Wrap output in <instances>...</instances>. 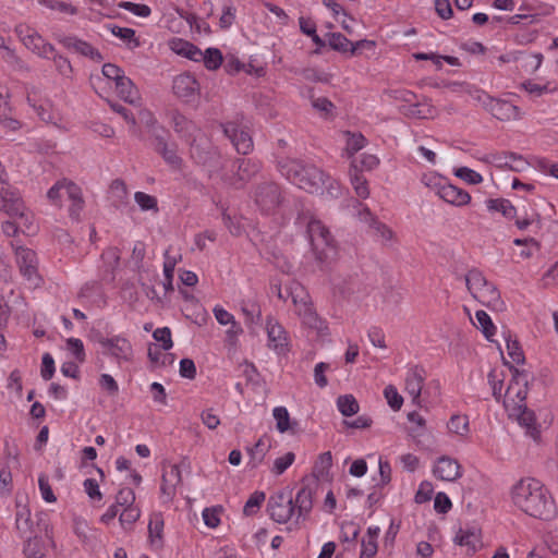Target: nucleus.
<instances>
[{"mask_svg":"<svg viewBox=\"0 0 558 558\" xmlns=\"http://www.w3.org/2000/svg\"><path fill=\"white\" fill-rule=\"evenodd\" d=\"M511 505L527 517L551 521L558 517V506L551 490L538 478L524 476L509 488Z\"/></svg>","mask_w":558,"mask_h":558,"instance_id":"nucleus-1","label":"nucleus"},{"mask_svg":"<svg viewBox=\"0 0 558 558\" xmlns=\"http://www.w3.org/2000/svg\"><path fill=\"white\" fill-rule=\"evenodd\" d=\"M278 169L289 182L307 193L330 198H337L341 194L339 182L313 163L299 159H283L279 161Z\"/></svg>","mask_w":558,"mask_h":558,"instance_id":"nucleus-2","label":"nucleus"},{"mask_svg":"<svg viewBox=\"0 0 558 558\" xmlns=\"http://www.w3.org/2000/svg\"><path fill=\"white\" fill-rule=\"evenodd\" d=\"M313 501L311 493L300 489L293 499L290 492H278L269 497L267 510L270 518L280 524L293 519L298 522L304 519L312 510Z\"/></svg>","mask_w":558,"mask_h":558,"instance_id":"nucleus-3","label":"nucleus"},{"mask_svg":"<svg viewBox=\"0 0 558 558\" xmlns=\"http://www.w3.org/2000/svg\"><path fill=\"white\" fill-rule=\"evenodd\" d=\"M288 296L291 298L294 313L302 325L315 331L319 339H327L330 336L328 323L317 314L307 290L301 283L292 281L288 287Z\"/></svg>","mask_w":558,"mask_h":558,"instance_id":"nucleus-4","label":"nucleus"},{"mask_svg":"<svg viewBox=\"0 0 558 558\" xmlns=\"http://www.w3.org/2000/svg\"><path fill=\"white\" fill-rule=\"evenodd\" d=\"M307 238L315 260L322 269L329 267L338 259L337 242L320 220L312 218L308 221Z\"/></svg>","mask_w":558,"mask_h":558,"instance_id":"nucleus-5","label":"nucleus"},{"mask_svg":"<svg viewBox=\"0 0 558 558\" xmlns=\"http://www.w3.org/2000/svg\"><path fill=\"white\" fill-rule=\"evenodd\" d=\"M465 284L471 295L484 306L501 310L504 302L496 286L488 281L478 269H471L465 275Z\"/></svg>","mask_w":558,"mask_h":558,"instance_id":"nucleus-6","label":"nucleus"},{"mask_svg":"<svg viewBox=\"0 0 558 558\" xmlns=\"http://www.w3.org/2000/svg\"><path fill=\"white\" fill-rule=\"evenodd\" d=\"M141 121L146 125L148 132L154 138L153 146L162 156L163 160L173 169H180L182 159L177 153L175 146L169 145L163 136V129L157 123L153 113L148 110H142Z\"/></svg>","mask_w":558,"mask_h":558,"instance_id":"nucleus-7","label":"nucleus"},{"mask_svg":"<svg viewBox=\"0 0 558 558\" xmlns=\"http://www.w3.org/2000/svg\"><path fill=\"white\" fill-rule=\"evenodd\" d=\"M15 264L29 289H38L44 284L39 274V259L37 253L23 245H13Z\"/></svg>","mask_w":558,"mask_h":558,"instance_id":"nucleus-8","label":"nucleus"},{"mask_svg":"<svg viewBox=\"0 0 558 558\" xmlns=\"http://www.w3.org/2000/svg\"><path fill=\"white\" fill-rule=\"evenodd\" d=\"M510 372L511 380L504 392L501 401L509 413H515L518 410H522V407L525 405L529 374L524 371H519L515 367H510Z\"/></svg>","mask_w":558,"mask_h":558,"instance_id":"nucleus-9","label":"nucleus"},{"mask_svg":"<svg viewBox=\"0 0 558 558\" xmlns=\"http://www.w3.org/2000/svg\"><path fill=\"white\" fill-rule=\"evenodd\" d=\"M98 343L102 353L110 357L118 366L130 364L134 360V349L131 341L122 336L100 337Z\"/></svg>","mask_w":558,"mask_h":558,"instance_id":"nucleus-10","label":"nucleus"},{"mask_svg":"<svg viewBox=\"0 0 558 558\" xmlns=\"http://www.w3.org/2000/svg\"><path fill=\"white\" fill-rule=\"evenodd\" d=\"M267 347L277 355H286L290 350V339L284 327L272 316L266 318Z\"/></svg>","mask_w":558,"mask_h":558,"instance_id":"nucleus-11","label":"nucleus"},{"mask_svg":"<svg viewBox=\"0 0 558 558\" xmlns=\"http://www.w3.org/2000/svg\"><path fill=\"white\" fill-rule=\"evenodd\" d=\"M47 197L51 204L61 206L63 201L66 198L74 203V206H78V209L83 208V199L81 189L73 182L61 180L52 185L48 192Z\"/></svg>","mask_w":558,"mask_h":558,"instance_id":"nucleus-12","label":"nucleus"},{"mask_svg":"<svg viewBox=\"0 0 558 558\" xmlns=\"http://www.w3.org/2000/svg\"><path fill=\"white\" fill-rule=\"evenodd\" d=\"M432 474L438 481L454 483L462 477L463 468L456 458L440 456L433 462Z\"/></svg>","mask_w":558,"mask_h":558,"instance_id":"nucleus-13","label":"nucleus"},{"mask_svg":"<svg viewBox=\"0 0 558 558\" xmlns=\"http://www.w3.org/2000/svg\"><path fill=\"white\" fill-rule=\"evenodd\" d=\"M173 94L186 104L195 102L201 94V86L195 76L190 73H181L173 77Z\"/></svg>","mask_w":558,"mask_h":558,"instance_id":"nucleus-14","label":"nucleus"},{"mask_svg":"<svg viewBox=\"0 0 558 558\" xmlns=\"http://www.w3.org/2000/svg\"><path fill=\"white\" fill-rule=\"evenodd\" d=\"M16 33L24 46L34 53L43 58H50L53 56V47L46 43V40L36 31L27 26L20 25L16 27Z\"/></svg>","mask_w":558,"mask_h":558,"instance_id":"nucleus-15","label":"nucleus"},{"mask_svg":"<svg viewBox=\"0 0 558 558\" xmlns=\"http://www.w3.org/2000/svg\"><path fill=\"white\" fill-rule=\"evenodd\" d=\"M425 383V371L417 365L409 366L404 376V390L414 404L421 403V393Z\"/></svg>","mask_w":558,"mask_h":558,"instance_id":"nucleus-16","label":"nucleus"},{"mask_svg":"<svg viewBox=\"0 0 558 558\" xmlns=\"http://www.w3.org/2000/svg\"><path fill=\"white\" fill-rule=\"evenodd\" d=\"M225 134L230 138L238 153L246 155L253 148V141L250 134L238 123L228 122L223 125Z\"/></svg>","mask_w":558,"mask_h":558,"instance_id":"nucleus-17","label":"nucleus"},{"mask_svg":"<svg viewBox=\"0 0 558 558\" xmlns=\"http://www.w3.org/2000/svg\"><path fill=\"white\" fill-rule=\"evenodd\" d=\"M24 202L20 192L11 185L3 184L0 187V209L10 217L16 213H21Z\"/></svg>","mask_w":558,"mask_h":558,"instance_id":"nucleus-18","label":"nucleus"},{"mask_svg":"<svg viewBox=\"0 0 558 558\" xmlns=\"http://www.w3.org/2000/svg\"><path fill=\"white\" fill-rule=\"evenodd\" d=\"M191 156L196 162L202 163L207 169L209 177L221 166V157L213 147L201 149L199 145L192 144Z\"/></svg>","mask_w":558,"mask_h":558,"instance_id":"nucleus-19","label":"nucleus"},{"mask_svg":"<svg viewBox=\"0 0 558 558\" xmlns=\"http://www.w3.org/2000/svg\"><path fill=\"white\" fill-rule=\"evenodd\" d=\"M255 203L264 214H269L279 203V190L276 184H265L255 193Z\"/></svg>","mask_w":558,"mask_h":558,"instance_id":"nucleus-20","label":"nucleus"},{"mask_svg":"<svg viewBox=\"0 0 558 558\" xmlns=\"http://www.w3.org/2000/svg\"><path fill=\"white\" fill-rule=\"evenodd\" d=\"M488 112L500 121L518 120L521 117L519 107L501 98H494Z\"/></svg>","mask_w":558,"mask_h":558,"instance_id":"nucleus-21","label":"nucleus"},{"mask_svg":"<svg viewBox=\"0 0 558 558\" xmlns=\"http://www.w3.org/2000/svg\"><path fill=\"white\" fill-rule=\"evenodd\" d=\"M62 44L69 50L87 57L93 61L100 62L102 60V56L98 49L93 47L89 43L78 39L74 36L64 37L62 39Z\"/></svg>","mask_w":558,"mask_h":558,"instance_id":"nucleus-22","label":"nucleus"},{"mask_svg":"<svg viewBox=\"0 0 558 558\" xmlns=\"http://www.w3.org/2000/svg\"><path fill=\"white\" fill-rule=\"evenodd\" d=\"M182 256L178 252H173L171 247L167 248L163 253V280L162 287L165 292H170L173 290V278H174V269L177 265L181 262Z\"/></svg>","mask_w":558,"mask_h":558,"instance_id":"nucleus-23","label":"nucleus"},{"mask_svg":"<svg viewBox=\"0 0 558 558\" xmlns=\"http://www.w3.org/2000/svg\"><path fill=\"white\" fill-rule=\"evenodd\" d=\"M440 199L454 207H464L471 203L472 197L468 191L453 185L449 181Z\"/></svg>","mask_w":558,"mask_h":558,"instance_id":"nucleus-24","label":"nucleus"},{"mask_svg":"<svg viewBox=\"0 0 558 558\" xmlns=\"http://www.w3.org/2000/svg\"><path fill=\"white\" fill-rule=\"evenodd\" d=\"M405 116L414 119H434L437 116V109L427 99L415 101L409 106H402Z\"/></svg>","mask_w":558,"mask_h":558,"instance_id":"nucleus-25","label":"nucleus"},{"mask_svg":"<svg viewBox=\"0 0 558 558\" xmlns=\"http://www.w3.org/2000/svg\"><path fill=\"white\" fill-rule=\"evenodd\" d=\"M456 545L465 547L470 551H475L481 546V533L477 529H459L453 537Z\"/></svg>","mask_w":558,"mask_h":558,"instance_id":"nucleus-26","label":"nucleus"},{"mask_svg":"<svg viewBox=\"0 0 558 558\" xmlns=\"http://www.w3.org/2000/svg\"><path fill=\"white\" fill-rule=\"evenodd\" d=\"M114 87L119 97L125 102L133 106H141L140 92L129 77L125 75L120 77V80L114 83Z\"/></svg>","mask_w":558,"mask_h":558,"instance_id":"nucleus-27","label":"nucleus"},{"mask_svg":"<svg viewBox=\"0 0 558 558\" xmlns=\"http://www.w3.org/2000/svg\"><path fill=\"white\" fill-rule=\"evenodd\" d=\"M168 46L173 53L191 61L195 62L197 58H201V49L185 39L172 38L169 40Z\"/></svg>","mask_w":558,"mask_h":558,"instance_id":"nucleus-28","label":"nucleus"},{"mask_svg":"<svg viewBox=\"0 0 558 558\" xmlns=\"http://www.w3.org/2000/svg\"><path fill=\"white\" fill-rule=\"evenodd\" d=\"M420 181L430 193H433L438 198H440L447 184L449 183L448 178L436 171H427L423 173Z\"/></svg>","mask_w":558,"mask_h":558,"instance_id":"nucleus-29","label":"nucleus"},{"mask_svg":"<svg viewBox=\"0 0 558 558\" xmlns=\"http://www.w3.org/2000/svg\"><path fill=\"white\" fill-rule=\"evenodd\" d=\"M165 521L161 512L150 514L148 523L149 543L155 548L162 547Z\"/></svg>","mask_w":558,"mask_h":558,"instance_id":"nucleus-30","label":"nucleus"},{"mask_svg":"<svg viewBox=\"0 0 558 558\" xmlns=\"http://www.w3.org/2000/svg\"><path fill=\"white\" fill-rule=\"evenodd\" d=\"M181 476L177 465L170 466L162 475L161 495L168 501L171 500L175 494L177 485L180 483Z\"/></svg>","mask_w":558,"mask_h":558,"instance_id":"nucleus-31","label":"nucleus"},{"mask_svg":"<svg viewBox=\"0 0 558 558\" xmlns=\"http://www.w3.org/2000/svg\"><path fill=\"white\" fill-rule=\"evenodd\" d=\"M473 326L478 329L486 340L493 342L497 328L490 316L483 310L475 312L474 318H471Z\"/></svg>","mask_w":558,"mask_h":558,"instance_id":"nucleus-32","label":"nucleus"},{"mask_svg":"<svg viewBox=\"0 0 558 558\" xmlns=\"http://www.w3.org/2000/svg\"><path fill=\"white\" fill-rule=\"evenodd\" d=\"M270 445L265 438L260 437L253 446L246 448L248 454L247 466L250 469H257L265 460Z\"/></svg>","mask_w":558,"mask_h":558,"instance_id":"nucleus-33","label":"nucleus"},{"mask_svg":"<svg viewBox=\"0 0 558 558\" xmlns=\"http://www.w3.org/2000/svg\"><path fill=\"white\" fill-rule=\"evenodd\" d=\"M272 417L278 433L286 434L290 432L294 434L298 423L291 420L290 413L286 407H275L272 409Z\"/></svg>","mask_w":558,"mask_h":558,"instance_id":"nucleus-34","label":"nucleus"},{"mask_svg":"<svg viewBox=\"0 0 558 558\" xmlns=\"http://www.w3.org/2000/svg\"><path fill=\"white\" fill-rule=\"evenodd\" d=\"M11 218H15L21 233L26 235H34L37 233L38 225L36 222L35 216L25 206L21 213L12 215Z\"/></svg>","mask_w":558,"mask_h":558,"instance_id":"nucleus-35","label":"nucleus"},{"mask_svg":"<svg viewBox=\"0 0 558 558\" xmlns=\"http://www.w3.org/2000/svg\"><path fill=\"white\" fill-rule=\"evenodd\" d=\"M108 31L116 37H118L129 49L134 50L140 47L141 43L136 37V33L133 28L122 27L116 24H109Z\"/></svg>","mask_w":558,"mask_h":558,"instance_id":"nucleus-36","label":"nucleus"},{"mask_svg":"<svg viewBox=\"0 0 558 558\" xmlns=\"http://www.w3.org/2000/svg\"><path fill=\"white\" fill-rule=\"evenodd\" d=\"M351 184L356 195L363 199L369 196L366 179L359 172L356 160H352L350 169Z\"/></svg>","mask_w":558,"mask_h":558,"instance_id":"nucleus-37","label":"nucleus"},{"mask_svg":"<svg viewBox=\"0 0 558 558\" xmlns=\"http://www.w3.org/2000/svg\"><path fill=\"white\" fill-rule=\"evenodd\" d=\"M223 61L221 51L218 48L209 47L205 51L201 50V58L196 62H203L208 71L218 70Z\"/></svg>","mask_w":558,"mask_h":558,"instance_id":"nucleus-38","label":"nucleus"},{"mask_svg":"<svg viewBox=\"0 0 558 558\" xmlns=\"http://www.w3.org/2000/svg\"><path fill=\"white\" fill-rule=\"evenodd\" d=\"M15 524L19 533L23 537H29L36 534L31 520V512L26 507L19 508L15 517Z\"/></svg>","mask_w":558,"mask_h":558,"instance_id":"nucleus-39","label":"nucleus"},{"mask_svg":"<svg viewBox=\"0 0 558 558\" xmlns=\"http://www.w3.org/2000/svg\"><path fill=\"white\" fill-rule=\"evenodd\" d=\"M338 411L347 417L355 415L360 411V404L356 398L351 395H341L336 400Z\"/></svg>","mask_w":558,"mask_h":558,"instance_id":"nucleus-40","label":"nucleus"},{"mask_svg":"<svg viewBox=\"0 0 558 558\" xmlns=\"http://www.w3.org/2000/svg\"><path fill=\"white\" fill-rule=\"evenodd\" d=\"M486 206L488 210L500 213L507 219H513L517 215V209L509 199H488Z\"/></svg>","mask_w":558,"mask_h":558,"instance_id":"nucleus-41","label":"nucleus"},{"mask_svg":"<svg viewBox=\"0 0 558 558\" xmlns=\"http://www.w3.org/2000/svg\"><path fill=\"white\" fill-rule=\"evenodd\" d=\"M447 429L450 434L464 437L470 430L469 417L463 414H453L447 423Z\"/></svg>","mask_w":558,"mask_h":558,"instance_id":"nucleus-42","label":"nucleus"},{"mask_svg":"<svg viewBox=\"0 0 558 558\" xmlns=\"http://www.w3.org/2000/svg\"><path fill=\"white\" fill-rule=\"evenodd\" d=\"M259 166L251 159H241L238 166L236 180L230 182L232 185L239 186V182L248 180L257 173Z\"/></svg>","mask_w":558,"mask_h":558,"instance_id":"nucleus-43","label":"nucleus"},{"mask_svg":"<svg viewBox=\"0 0 558 558\" xmlns=\"http://www.w3.org/2000/svg\"><path fill=\"white\" fill-rule=\"evenodd\" d=\"M361 219L369 222L372 229H374L378 236H380L384 241H389L392 238V231L384 223L376 220L372 213L365 207L363 211L360 213Z\"/></svg>","mask_w":558,"mask_h":558,"instance_id":"nucleus-44","label":"nucleus"},{"mask_svg":"<svg viewBox=\"0 0 558 558\" xmlns=\"http://www.w3.org/2000/svg\"><path fill=\"white\" fill-rule=\"evenodd\" d=\"M0 124L3 129L10 132H15L21 129V122L12 116L9 101L0 104Z\"/></svg>","mask_w":558,"mask_h":558,"instance_id":"nucleus-45","label":"nucleus"},{"mask_svg":"<svg viewBox=\"0 0 558 558\" xmlns=\"http://www.w3.org/2000/svg\"><path fill=\"white\" fill-rule=\"evenodd\" d=\"M142 511L137 505L120 510L119 523L124 531H130L141 518Z\"/></svg>","mask_w":558,"mask_h":558,"instance_id":"nucleus-46","label":"nucleus"},{"mask_svg":"<svg viewBox=\"0 0 558 558\" xmlns=\"http://www.w3.org/2000/svg\"><path fill=\"white\" fill-rule=\"evenodd\" d=\"M345 148L348 157H352L359 150L365 147L367 140L361 133L345 132Z\"/></svg>","mask_w":558,"mask_h":558,"instance_id":"nucleus-47","label":"nucleus"},{"mask_svg":"<svg viewBox=\"0 0 558 558\" xmlns=\"http://www.w3.org/2000/svg\"><path fill=\"white\" fill-rule=\"evenodd\" d=\"M299 26H300L301 32L304 35L311 37L312 41L316 46H318V47L325 46V41L317 34L316 23L311 17L301 16L299 19Z\"/></svg>","mask_w":558,"mask_h":558,"instance_id":"nucleus-48","label":"nucleus"},{"mask_svg":"<svg viewBox=\"0 0 558 558\" xmlns=\"http://www.w3.org/2000/svg\"><path fill=\"white\" fill-rule=\"evenodd\" d=\"M452 173L463 182L470 185H477L483 182V177L480 172L464 166L453 167Z\"/></svg>","mask_w":558,"mask_h":558,"instance_id":"nucleus-49","label":"nucleus"},{"mask_svg":"<svg viewBox=\"0 0 558 558\" xmlns=\"http://www.w3.org/2000/svg\"><path fill=\"white\" fill-rule=\"evenodd\" d=\"M295 461V454L291 451L277 457L271 463L269 470L271 474L279 476L283 474Z\"/></svg>","mask_w":558,"mask_h":558,"instance_id":"nucleus-50","label":"nucleus"},{"mask_svg":"<svg viewBox=\"0 0 558 558\" xmlns=\"http://www.w3.org/2000/svg\"><path fill=\"white\" fill-rule=\"evenodd\" d=\"M241 311L245 316L248 324H259L262 319V311L259 305L252 300L243 301L241 303Z\"/></svg>","mask_w":558,"mask_h":558,"instance_id":"nucleus-51","label":"nucleus"},{"mask_svg":"<svg viewBox=\"0 0 558 558\" xmlns=\"http://www.w3.org/2000/svg\"><path fill=\"white\" fill-rule=\"evenodd\" d=\"M488 384L496 401H501L504 396V375L497 368H493L487 376Z\"/></svg>","mask_w":558,"mask_h":558,"instance_id":"nucleus-52","label":"nucleus"},{"mask_svg":"<svg viewBox=\"0 0 558 558\" xmlns=\"http://www.w3.org/2000/svg\"><path fill=\"white\" fill-rule=\"evenodd\" d=\"M509 415L517 416L519 424L524 426L532 435L537 432L535 414L527 410L526 405L515 413H509Z\"/></svg>","mask_w":558,"mask_h":558,"instance_id":"nucleus-53","label":"nucleus"},{"mask_svg":"<svg viewBox=\"0 0 558 558\" xmlns=\"http://www.w3.org/2000/svg\"><path fill=\"white\" fill-rule=\"evenodd\" d=\"M222 511H223V509L221 506H214V507L205 508L202 511V518H203L204 524L209 529L218 527L221 522Z\"/></svg>","mask_w":558,"mask_h":558,"instance_id":"nucleus-54","label":"nucleus"},{"mask_svg":"<svg viewBox=\"0 0 558 558\" xmlns=\"http://www.w3.org/2000/svg\"><path fill=\"white\" fill-rule=\"evenodd\" d=\"M12 487V474L10 468V460L8 458H0V493H9Z\"/></svg>","mask_w":558,"mask_h":558,"instance_id":"nucleus-55","label":"nucleus"},{"mask_svg":"<svg viewBox=\"0 0 558 558\" xmlns=\"http://www.w3.org/2000/svg\"><path fill=\"white\" fill-rule=\"evenodd\" d=\"M65 349L66 351L78 362L83 363L86 359L84 343L78 338H68L65 340Z\"/></svg>","mask_w":558,"mask_h":558,"instance_id":"nucleus-56","label":"nucleus"},{"mask_svg":"<svg viewBox=\"0 0 558 558\" xmlns=\"http://www.w3.org/2000/svg\"><path fill=\"white\" fill-rule=\"evenodd\" d=\"M265 499L266 495L264 492H254L246 500L243 507V513L247 517L254 515L259 510Z\"/></svg>","mask_w":558,"mask_h":558,"instance_id":"nucleus-57","label":"nucleus"},{"mask_svg":"<svg viewBox=\"0 0 558 558\" xmlns=\"http://www.w3.org/2000/svg\"><path fill=\"white\" fill-rule=\"evenodd\" d=\"M506 340V349L509 359L517 365L524 363V354L515 339H512L511 336H507Z\"/></svg>","mask_w":558,"mask_h":558,"instance_id":"nucleus-58","label":"nucleus"},{"mask_svg":"<svg viewBox=\"0 0 558 558\" xmlns=\"http://www.w3.org/2000/svg\"><path fill=\"white\" fill-rule=\"evenodd\" d=\"M328 45L338 52H350L351 41L341 33H330L328 35Z\"/></svg>","mask_w":558,"mask_h":558,"instance_id":"nucleus-59","label":"nucleus"},{"mask_svg":"<svg viewBox=\"0 0 558 558\" xmlns=\"http://www.w3.org/2000/svg\"><path fill=\"white\" fill-rule=\"evenodd\" d=\"M94 530L90 527L88 522L83 518H75L73 521V532L75 535L84 543H87L92 538V532Z\"/></svg>","mask_w":558,"mask_h":558,"instance_id":"nucleus-60","label":"nucleus"},{"mask_svg":"<svg viewBox=\"0 0 558 558\" xmlns=\"http://www.w3.org/2000/svg\"><path fill=\"white\" fill-rule=\"evenodd\" d=\"M332 465V454L330 451L323 452L318 456L315 465L314 472L318 477H323L326 475Z\"/></svg>","mask_w":558,"mask_h":558,"instance_id":"nucleus-61","label":"nucleus"},{"mask_svg":"<svg viewBox=\"0 0 558 558\" xmlns=\"http://www.w3.org/2000/svg\"><path fill=\"white\" fill-rule=\"evenodd\" d=\"M114 505H118V508L121 510V509H124V508H129V507H132V506H135V493L132 488H121L117 496H116V500L113 502Z\"/></svg>","mask_w":558,"mask_h":558,"instance_id":"nucleus-62","label":"nucleus"},{"mask_svg":"<svg viewBox=\"0 0 558 558\" xmlns=\"http://www.w3.org/2000/svg\"><path fill=\"white\" fill-rule=\"evenodd\" d=\"M384 396L387 400L388 405L393 411H399L403 404V398L398 392L397 388L392 385H388L384 389Z\"/></svg>","mask_w":558,"mask_h":558,"instance_id":"nucleus-63","label":"nucleus"},{"mask_svg":"<svg viewBox=\"0 0 558 558\" xmlns=\"http://www.w3.org/2000/svg\"><path fill=\"white\" fill-rule=\"evenodd\" d=\"M27 541L24 545V553L28 558H43L44 551L40 545V541L37 538L36 534L26 537Z\"/></svg>","mask_w":558,"mask_h":558,"instance_id":"nucleus-64","label":"nucleus"}]
</instances>
